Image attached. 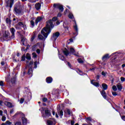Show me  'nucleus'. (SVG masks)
Segmentation results:
<instances>
[{
    "mask_svg": "<svg viewBox=\"0 0 125 125\" xmlns=\"http://www.w3.org/2000/svg\"><path fill=\"white\" fill-rule=\"evenodd\" d=\"M51 28H52V23H51V21H49V22L47 23V24L46 25L45 27H44L42 30L41 31V34H39L38 35V39L40 40V41H45V39L47 38V36L50 34V26Z\"/></svg>",
    "mask_w": 125,
    "mask_h": 125,
    "instance_id": "f257e3e1",
    "label": "nucleus"
},
{
    "mask_svg": "<svg viewBox=\"0 0 125 125\" xmlns=\"http://www.w3.org/2000/svg\"><path fill=\"white\" fill-rule=\"evenodd\" d=\"M26 25L25 24L23 23L22 22H19L17 24H16L15 27L17 30H20L21 28L25 27Z\"/></svg>",
    "mask_w": 125,
    "mask_h": 125,
    "instance_id": "f03ea898",
    "label": "nucleus"
},
{
    "mask_svg": "<svg viewBox=\"0 0 125 125\" xmlns=\"http://www.w3.org/2000/svg\"><path fill=\"white\" fill-rule=\"evenodd\" d=\"M54 7H56V8H59L60 11H63L64 10V8H63V6L60 5V4H54Z\"/></svg>",
    "mask_w": 125,
    "mask_h": 125,
    "instance_id": "7ed1b4c3",
    "label": "nucleus"
},
{
    "mask_svg": "<svg viewBox=\"0 0 125 125\" xmlns=\"http://www.w3.org/2000/svg\"><path fill=\"white\" fill-rule=\"evenodd\" d=\"M57 20V17H55L53 18V19L51 20H49L47 22V23H48L49 22V21H51V23H52V27H51V25H49V27H50V29H52V28H53L54 25L52 23V21H56Z\"/></svg>",
    "mask_w": 125,
    "mask_h": 125,
    "instance_id": "20e7f679",
    "label": "nucleus"
},
{
    "mask_svg": "<svg viewBox=\"0 0 125 125\" xmlns=\"http://www.w3.org/2000/svg\"><path fill=\"white\" fill-rule=\"evenodd\" d=\"M10 31L12 34V36H11V39H14L15 37L14 34L15 33V29H14L13 27L11 28Z\"/></svg>",
    "mask_w": 125,
    "mask_h": 125,
    "instance_id": "39448f33",
    "label": "nucleus"
},
{
    "mask_svg": "<svg viewBox=\"0 0 125 125\" xmlns=\"http://www.w3.org/2000/svg\"><path fill=\"white\" fill-rule=\"evenodd\" d=\"M7 6L9 7L10 8L12 7V4H13V0H8L7 2Z\"/></svg>",
    "mask_w": 125,
    "mask_h": 125,
    "instance_id": "423d86ee",
    "label": "nucleus"
},
{
    "mask_svg": "<svg viewBox=\"0 0 125 125\" xmlns=\"http://www.w3.org/2000/svg\"><path fill=\"white\" fill-rule=\"evenodd\" d=\"M60 35V33H59V32H56L53 35V37H52L53 40H54V41H56V40H57V38H58Z\"/></svg>",
    "mask_w": 125,
    "mask_h": 125,
    "instance_id": "0eeeda50",
    "label": "nucleus"
},
{
    "mask_svg": "<svg viewBox=\"0 0 125 125\" xmlns=\"http://www.w3.org/2000/svg\"><path fill=\"white\" fill-rule=\"evenodd\" d=\"M4 104L6 106L8 107L9 108H12V107L14 106L13 104H12L9 102H5Z\"/></svg>",
    "mask_w": 125,
    "mask_h": 125,
    "instance_id": "6e6552de",
    "label": "nucleus"
},
{
    "mask_svg": "<svg viewBox=\"0 0 125 125\" xmlns=\"http://www.w3.org/2000/svg\"><path fill=\"white\" fill-rule=\"evenodd\" d=\"M47 125H55V120H48L47 121Z\"/></svg>",
    "mask_w": 125,
    "mask_h": 125,
    "instance_id": "1a4fd4ad",
    "label": "nucleus"
},
{
    "mask_svg": "<svg viewBox=\"0 0 125 125\" xmlns=\"http://www.w3.org/2000/svg\"><path fill=\"white\" fill-rule=\"evenodd\" d=\"M15 12L17 14H21V12H22V10L17 8V7H15Z\"/></svg>",
    "mask_w": 125,
    "mask_h": 125,
    "instance_id": "9d476101",
    "label": "nucleus"
},
{
    "mask_svg": "<svg viewBox=\"0 0 125 125\" xmlns=\"http://www.w3.org/2000/svg\"><path fill=\"white\" fill-rule=\"evenodd\" d=\"M101 93L104 99H107V95H106V92H105L104 90H103Z\"/></svg>",
    "mask_w": 125,
    "mask_h": 125,
    "instance_id": "9b49d317",
    "label": "nucleus"
},
{
    "mask_svg": "<svg viewBox=\"0 0 125 125\" xmlns=\"http://www.w3.org/2000/svg\"><path fill=\"white\" fill-rule=\"evenodd\" d=\"M42 17H37V18L35 20V24L37 25L39 22H40V21H42Z\"/></svg>",
    "mask_w": 125,
    "mask_h": 125,
    "instance_id": "f8f14e48",
    "label": "nucleus"
},
{
    "mask_svg": "<svg viewBox=\"0 0 125 125\" xmlns=\"http://www.w3.org/2000/svg\"><path fill=\"white\" fill-rule=\"evenodd\" d=\"M36 9L37 10H39V9H41V6H42V5H41V3H37L35 5Z\"/></svg>",
    "mask_w": 125,
    "mask_h": 125,
    "instance_id": "ddd939ff",
    "label": "nucleus"
},
{
    "mask_svg": "<svg viewBox=\"0 0 125 125\" xmlns=\"http://www.w3.org/2000/svg\"><path fill=\"white\" fill-rule=\"evenodd\" d=\"M109 58H110V57L109 56V54H106L102 58V59L103 61H105L107 60V59H109Z\"/></svg>",
    "mask_w": 125,
    "mask_h": 125,
    "instance_id": "4468645a",
    "label": "nucleus"
},
{
    "mask_svg": "<svg viewBox=\"0 0 125 125\" xmlns=\"http://www.w3.org/2000/svg\"><path fill=\"white\" fill-rule=\"evenodd\" d=\"M11 83L12 85H15V83H16V80L15 79V78H13L11 79Z\"/></svg>",
    "mask_w": 125,
    "mask_h": 125,
    "instance_id": "2eb2a0df",
    "label": "nucleus"
},
{
    "mask_svg": "<svg viewBox=\"0 0 125 125\" xmlns=\"http://www.w3.org/2000/svg\"><path fill=\"white\" fill-rule=\"evenodd\" d=\"M46 82L47 83H52V78L47 77L46 78Z\"/></svg>",
    "mask_w": 125,
    "mask_h": 125,
    "instance_id": "dca6fc26",
    "label": "nucleus"
},
{
    "mask_svg": "<svg viewBox=\"0 0 125 125\" xmlns=\"http://www.w3.org/2000/svg\"><path fill=\"white\" fill-rule=\"evenodd\" d=\"M102 86L104 90H107L108 89V85H107L106 83H103Z\"/></svg>",
    "mask_w": 125,
    "mask_h": 125,
    "instance_id": "f3484780",
    "label": "nucleus"
},
{
    "mask_svg": "<svg viewBox=\"0 0 125 125\" xmlns=\"http://www.w3.org/2000/svg\"><path fill=\"white\" fill-rule=\"evenodd\" d=\"M116 86L117 87L118 90H120V91L123 89V86H122V84H117Z\"/></svg>",
    "mask_w": 125,
    "mask_h": 125,
    "instance_id": "a211bd4d",
    "label": "nucleus"
},
{
    "mask_svg": "<svg viewBox=\"0 0 125 125\" xmlns=\"http://www.w3.org/2000/svg\"><path fill=\"white\" fill-rule=\"evenodd\" d=\"M22 121L23 125H26V124H27L28 122V121L27 120V119L25 118V117L22 118Z\"/></svg>",
    "mask_w": 125,
    "mask_h": 125,
    "instance_id": "6ab92c4d",
    "label": "nucleus"
},
{
    "mask_svg": "<svg viewBox=\"0 0 125 125\" xmlns=\"http://www.w3.org/2000/svg\"><path fill=\"white\" fill-rule=\"evenodd\" d=\"M45 114L47 117H49L50 116V112L48 109L45 110Z\"/></svg>",
    "mask_w": 125,
    "mask_h": 125,
    "instance_id": "aec40b11",
    "label": "nucleus"
},
{
    "mask_svg": "<svg viewBox=\"0 0 125 125\" xmlns=\"http://www.w3.org/2000/svg\"><path fill=\"white\" fill-rule=\"evenodd\" d=\"M91 83L95 86H99V83L97 82H93V81H91Z\"/></svg>",
    "mask_w": 125,
    "mask_h": 125,
    "instance_id": "412c9836",
    "label": "nucleus"
},
{
    "mask_svg": "<svg viewBox=\"0 0 125 125\" xmlns=\"http://www.w3.org/2000/svg\"><path fill=\"white\" fill-rule=\"evenodd\" d=\"M70 52L71 53H72V54H74V55H75L76 56H78V55L76 54H75V49L73 48H70Z\"/></svg>",
    "mask_w": 125,
    "mask_h": 125,
    "instance_id": "4be33fe9",
    "label": "nucleus"
},
{
    "mask_svg": "<svg viewBox=\"0 0 125 125\" xmlns=\"http://www.w3.org/2000/svg\"><path fill=\"white\" fill-rule=\"evenodd\" d=\"M26 58L27 60H31V55L29 53L26 54Z\"/></svg>",
    "mask_w": 125,
    "mask_h": 125,
    "instance_id": "5701e85b",
    "label": "nucleus"
},
{
    "mask_svg": "<svg viewBox=\"0 0 125 125\" xmlns=\"http://www.w3.org/2000/svg\"><path fill=\"white\" fill-rule=\"evenodd\" d=\"M21 41L22 42V44H23V45H25V42H26V38H22Z\"/></svg>",
    "mask_w": 125,
    "mask_h": 125,
    "instance_id": "b1692460",
    "label": "nucleus"
},
{
    "mask_svg": "<svg viewBox=\"0 0 125 125\" xmlns=\"http://www.w3.org/2000/svg\"><path fill=\"white\" fill-rule=\"evenodd\" d=\"M63 53L65 56L69 55V52L67 50L63 51Z\"/></svg>",
    "mask_w": 125,
    "mask_h": 125,
    "instance_id": "393cba45",
    "label": "nucleus"
},
{
    "mask_svg": "<svg viewBox=\"0 0 125 125\" xmlns=\"http://www.w3.org/2000/svg\"><path fill=\"white\" fill-rule=\"evenodd\" d=\"M75 25H74V28L75 29V31H76V32H78V26L77 25L76 21L75 22Z\"/></svg>",
    "mask_w": 125,
    "mask_h": 125,
    "instance_id": "a878e982",
    "label": "nucleus"
},
{
    "mask_svg": "<svg viewBox=\"0 0 125 125\" xmlns=\"http://www.w3.org/2000/svg\"><path fill=\"white\" fill-rule=\"evenodd\" d=\"M6 125H12V122L9 121H6Z\"/></svg>",
    "mask_w": 125,
    "mask_h": 125,
    "instance_id": "bb28decb",
    "label": "nucleus"
},
{
    "mask_svg": "<svg viewBox=\"0 0 125 125\" xmlns=\"http://www.w3.org/2000/svg\"><path fill=\"white\" fill-rule=\"evenodd\" d=\"M112 89H113V90L114 91H117V86H116V85H113V86H112Z\"/></svg>",
    "mask_w": 125,
    "mask_h": 125,
    "instance_id": "cd10ccee",
    "label": "nucleus"
},
{
    "mask_svg": "<svg viewBox=\"0 0 125 125\" xmlns=\"http://www.w3.org/2000/svg\"><path fill=\"white\" fill-rule=\"evenodd\" d=\"M68 17L70 19H73V18H74V16L73 15V14L70 13L68 15Z\"/></svg>",
    "mask_w": 125,
    "mask_h": 125,
    "instance_id": "c85d7f7f",
    "label": "nucleus"
},
{
    "mask_svg": "<svg viewBox=\"0 0 125 125\" xmlns=\"http://www.w3.org/2000/svg\"><path fill=\"white\" fill-rule=\"evenodd\" d=\"M32 73H33V70L32 69V68H30L28 70V74L30 75L32 74Z\"/></svg>",
    "mask_w": 125,
    "mask_h": 125,
    "instance_id": "c756f323",
    "label": "nucleus"
},
{
    "mask_svg": "<svg viewBox=\"0 0 125 125\" xmlns=\"http://www.w3.org/2000/svg\"><path fill=\"white\" fill-rule=\"evenodd\" d=\"M59 57L60 59H61V60H64L65 59V58H64V56H63L61 55H60L59 56Z\"/></svg>",
    "mask_w": 125,
    "mask_h": 125,
    "instance_id": "7c9ffc66",
    "label": "nucleus"
},
{
    "mask_svg": "<svg viewBox=\"0 0 125 125\" xmlns=\"http://www.w3.org/2000/svg\"><path fill=\"white\" fill-rule=\"evenodd\" d=\"M59 116L61 117V118H62L63 116V111L61 110L59 112Z\"/></svg>",
    "mask_w": 125,
    "mask_h": 125,
    "instance_id": "2f4dec72",
    "label": "nucleus"
},
{
    "mask_svg": "<svg viewBox=\"0 0 125 125\" xmlns=\"http://www.w3.org/2000/svg\"><path fill=\"white\" fill-rule=\"evenodd\" d=\"M30 25H31V26H32V27H34L35 26V22L33 21V20H31L30 21Z\"/></svg>",
    "mask_w": 125,
    "mask_h": 125,
    "instance_id": "473e14b6",
    "label": "nucleus"
},
{
    "mask_svg": "<svg viewBox=\"0 0 125 125\" xmlns=\"http://www.w3.org/2000/svg\"><path fill=\"white\" fill-rule=\"evenodd\" d=\"M1 121H2V122H5V121H6V117L5 116H2L1 118Z\"/></svg>",
    "mask_w": 125,
    "mask_h": 125,
    "instance_id": "72a5a7b5",
    "label": "nucleus"
},
{
    "mask_svg": "<svg viewBox=\"0 0 125 125\" xmlns=\"http://www.w3.org/2000/svg\"><path fill=\"white\" fill-rule=\"evenodd\" d=\"M26 58V56H25V55H23L22 57H21V61H25V59Z\"/></svg>",
    "mask_w": 125,
    "mask_h": 125,
    "instance_id": "f704fd0d",
    "label": "nucleus"
},
{
    "mask_svg": "<svg viewBox=\"0 0 125 125\" xmlns=\"http://www.w3.org/2000/svg\"><path fill=\"white\" fill-rule=\"evenodd\" d=\"M6 22L7 23V24H10L11 22H10V20L9 19L7 18L6 19Z\"/></svg>",
    "mask_w": 125,
    "mask_h": 125,
    "instance_id": "c9c22d12",
    "label": "nucleus"
},
{
    "mask_svg": "<svg viewBox=\"0 0 125 125\" xmlns=\"http://www.w3.org/2000/svg\"><path fill=\"white\" fill-rule=\"evenodd\" d=\"M37 64H39V62H37V61H35V62H34V68H37Z\"/></svg>",
    "mask_w": 125,
    "mask_h": 125,
    "instance_id": "e433bc0d",
    "label": "nucleus"
},
{
    "mask_svg": "<svg viewBox=\"0 0 125 125\" xmlns=\"http://www.w3.org/2000/svg\"><path fill=\"white\" fill-rule=\"evenodd\" d=\"M35 38H36V35H34L31 37V42H33L35 40Z\"/></svg>",
    "mask_w": 125,
    "mask_h": 125,
    "instance_id": "4c0bfd02",
    "label": "nucleus"
},
{
    "mask_svg": "<svg viewBox=\"0 0 125 125\" xmlns=\"http://www.w3.org/2000/svg\"><path fill=\"white\" fill-rule=\"evenodd\" d=\"M78 61L79 63H83V61L81 59H78Z\"/></svg>",
    "mask_w": 125,
    "mask_h": 125,
    "instance_id": "58836bf2",
    "label": "nucleus"
},
{
    "mask_svg": "<svg viewBox=\"0 0 125 125\" xmlns=\"http://www.w3.org/2000/svg\"><path fill=\"white\" fill-rule=\"evenodd\" d=\"M24 99H21L20 103H21V104H22V103H24Z\"/></svg>",
    "mask_w": 125,
    "mask_h": 125,
    "instance_id": "ea45409f",
    "label": "nucleus"
},
{
    "mask_svg": "<svg viewBox=\"0 0 125 125\" xmlns=\"http://www.w3.org/2000/svg\"><path fill=\"white\" fill-rule=\"evenodd\" d=\"M112 93L113 96H117V95H118V94H117V93L115 92H112Z\"/></svg>",
    "mask_w": 125,
    "mask_h": 125,
    "instance_id": "a19ab883",
    "label": "nucleus"
},
{
    "mask_svg": "<svg viewBox=\"0 0 125 125\" xmlns=\"http://www.w3.org/2000/svg\"><path fill=\"white\" fill-rule=\"evenodd\" d=\"M32 56L33 58H36V57H37V54L35 53H33Z\"/></svg>",
    "mask_w": 125,
    "mask_h": 125,
    "instance_id": "79ce46f5",
    "label": "nucleus"
},
{
    "mask_svg": "<svg viewBox=\"0 0 125 125\" xmlns=\"http://www.w3.org/2000/svg\"><path fill=\"white\" fill-rule=\"evenodd\" d=\"M120 80H121V82H125V77H121V78H120Z\"/></svg>",
    "mask_w": 125,
    "mask_h": 125,
    "instance_id": "37998d69",
    "label": "nucleus"
},
{
    "mask_svg": "<svg viewBox=\"0 0 125 125\" xmlns=\"http://www.w3.org/2000/svg\"><path fill=\"white\" fill-rule=\"evenodd\" d=\"M4 84H3V81H0V86H3Z\"/></svg>",
    "mask_w": 125,
    "mask_h": 125,
    "instance_id": "c03bdc74",
    "label": "nucleus"
},
{
    "mask_svg": "<svg viewBox=\"0 0 125 125\" xmlns=\"http://www.w3.org/2000/svg\"><path fill=\"white\" fill-rule=\"evenodd\" d=\"M42 101L43 102H46V101H47V99L46 98H43L42 99Z\"/></svg>",
    "mask_w": 125,
    "mask_h": 125,
    "instance_id": "a18cd8bd",
    "label": "nucleus"
},
{
    "mask_svg": "<svg viewBox=\"0 0 125 125\" xmlns=\"http://www.w3.org/2000/svg\"><path fill=\"white\" fill-rule=\"evenodd\" d=\"M15 125H21V122H17V123L15 124Z\"/></svg>",
    "mask_w": 125,
    "mask_h": 125,
    "instance_id": "49530a36",
    "label": "nucleus"
},
{
    "mask_svg": "<svg viewBox=\"0 0 125 125\" xmlns=\"http://www.w3.org/2000/svg\"><path fill=\"white\" fill-rule=\"evenodd\" d=\"M102 75L103 76H104L105 77V76H106V73H105V72H104V71H103V72H102Z\"/></svg>",
    "mask_w": 125,
    "mask_h": 125,
    "instance_id": "de8ad7c7",
    "label": "nucleus"
},
{
    "mask_svg": "<svg viewBox=\"0 0 125 125\" xmlns=\"http://www.w3.org/2000/svg\"><path fill=\"white\" fill-rule=\"evenodd\" d=\"M67 114H68V115H71V111H70V110L67 109Z\"/></svg>",
    "mask_w": 125,
    "mask_h": 125,
    "instance_id": "09e8293b",
    "label": "nucleus"
},
{
    "mask_svg": "<svg viewBox=\"0 0 125 125\" xmlns=\"http://www.w3.org/2000/svg\"><path fill=\"white\" fill-rule=\"evenodd\" d=\"M64 28L65 29L66 32H68L69 29H68V27H64Z\"/></svg>",
    "mask_w": 125,
    "mask_h": 125,
    "instance_id": "8fccbe9b",
    "label": "nucleus"
},
{
    "mask_svg": "<svg viewBox=\"0 0 125 125\" xmlns=\"http://www.w3.org/2000/svg\"><path fill=\"white\" fill-rule=\"evenodd\" d=\"M71 125H75V122H74L73 121H71Z\"/></svg>",
    "mask_w": 125,
    "mask_h": 125,
    "instance_id": "3c124183",
    "label": "nucleus"
},
{
    "mask_svg": "<svg viewBox=\"0 0 125 125\" xmlns=\"http://www.w3.org/2000/svg\"><path fill=\"white\" fill-rule=\"evenodd\" d=\"M3 113V112H2V110H0V116H2Z\"/></svg>",
    "mask_w": 125,
    "mask_h": 125,
    "instance_id": "603ef678",
    "label": "nucleus"
},
{
    "mask_svg": "<svg viewBox=\"0 0 125 125\" xmlns=\"http://www.w3.org/2000/svg\"><path fill=\"white\" fill-rule=\"evenodd\" d=\"M62 14H61V13H59V14H58V17H61V16H62Z\"/></svg>",
    "mask_w": 125,
    "mask_h": 125,
    "instance_id": "864d4df0",
    "label": "nucleus"
},
{
    "mask_svg": "<svg viewBox=\"0 0 125 125\" xmlns=\"http://www.w3.org/2000/svg\"><path fill=\"white\" fill-rule=\"evenodd\" d=\"M36 52H37V53H40V52H41V50H40V49H38L36 51Z\"/></svg>",
    "mask_w": 125,
    "mask_h": 125,
    "instance_id": "5fc2aeb1",
    "label": "nucleus"
},
{
    "mask_svg": "<svg viewBox=\"0 0 125 125\" xmlns=\"http://www.w3.org/2000/svg\"><path fill=\"white\" fill-rule=\"evenodd\" d=\"M122 120H123V121H125V116H122Z\"/></svg>",
    "mask_w": 125,
    "mask_h": 125,
    "instance_id": "6e6d98bb",
    "label": "nucleus"
},
{
    "mask_svg": "<svg viewBox=\"0 0 125 125\" xmlns=\"http://www.w3.org/2000/svg\"><path fill=\"white\" fill-rule=\"evenodd\" d=\"M33 64H34V62H33V61L30 62L29 64H30V65H33Z\"/></svg>",
    "mask_w": 125,
    "mask_h": 125,
    "instance_id": "4d7b16f0",
    "label": "nucleus"
},
{
    "mask_svg": "<svg viewBox=\"0 0 125 125\" xmlns=\"http://www.w3.org/2000/svg\"><path fill=\"white\" fill-rule=\"evenodd\" d=\"M95 69V68L94 67H93L92 68H90V71H93Z\"/></svg>",
    "mask_w": 125,
    "mask_h": 125,
    "instance_id": "13d9d810",
    "label": "nucleus"
},
{
    "mask_svg": "<svg viewBox=\"0 0 125 125\" xmlns=\"http://www.w3.org/2000/svg\"><path fill=\"white\" fill-rule=\"evenodd\" d=\"M1 64L3 66V65H4V62H1Z\"/></svg>",
    "mask_w": 125,
    "mask_h": 125,
    "instance_id": "bf43d9fd",
    "label": "nucleus"
},
{
    "mask_svg": "<svg viewBox=\"0 0 125 125\" xmlns=\"http://www.w3.org/2000/svg\"><path fill=\"white\" fill-rule=\"evenodd\" d=\"M67 64H68L69 67H70V68H71V64H70V62H67Z\"/></svg>",
    "mask_w": 125,
    "mask_h": 125,
    "instance_id": "052dcab7",
    "label": "nucleus"
},
{
    "mask_svg": "<svg viewBox=\"0 0 125 125\" xmlns=\"http://www.w3.org/2000/svg\"><path fill=\"white\" fill-rule=\"evenodd\" d=\"M14 111V110H13V109H12V110L10 111V114H12V113H13Z\"/></svg>",
    "mask_w": 125,
    "mask_h": 125,
    "instance_id": "680f3d73",
    "label": "nucleus"
},
{
    "mask_svg": "<svg viewBox=\"0 0 125 125\" xmlns=\"http://www.w3.org/2000/svg\"><path fill=\"white\" fill-rule=\"evenodd\" d=\"M3 102L2 101H0V105H2Z\"/></svg>",
    "mask_w": 125,
    "mask_h": 125,
    "instance_id": "e2e57ef3",
    "label": "nucleus"
},
{
    "mask_svg": "<svg viewBox=\"0 0 125 125\" xmlns=\"http://www.w3.org/2000/svg\"><path fill=\"white\" fill-rule=\"evenodd\" d=\"M97 80H99V78H100V77L99 76V75H97L96 77Z\"/></svg>",
    "mask_w": 125,
    "mask_h": 125,
    "instance_id": "0e129e2a",
    "label": "nucleus"
},
{
    "mask_svg": "<svg viewBox=\"0 0 125 125\" xmlns=\"http://www.w3.org/2000/svg\"><path fill=\"white\" fill-rule=\"evenodd\" d=\"M87 121H90V117L87 118Z\"/></svg>",
    "mask_w": 125,
    "mask_h": 125,
    "instance_id": "69168bd1",
    "label": "nucleus"
},
{
    "mask_svg": "<svg viewBox=\"0 0 125 125\" xmlns=\"http://www.w3.org/2000/svg\"><path fill=\"white\" fill-rule=\"evenodd\" d=\"M125 64H122V67L125 68Z\"/></svg>",
    "mask_w": 125,
    "mask_h": 125,
    "instance_id": "338daca9",
    "label": "nucleus"
},
{
    "mask_svg": "<svg viewBox=\"0 0 125 125\" xmlns=\"http://www.w3.org/2000/svg\"><path fill=\"white\" fill-rule=\"evenodd\" d=\"M1 125H6V123H2Z\"/></svg>",
    "mask_w": 125,
    "mask_h": 125,
    "instance_id": "774afa93",
    "label": "nucleus"
}]
</instances>
